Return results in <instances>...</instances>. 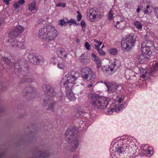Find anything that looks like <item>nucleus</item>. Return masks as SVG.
<instances>
[{
  "label": "nucleus",
  "instance_id": "1",
  "mask_svg": "<svg viewBox=\"0 0 158 158\" xmlns=\"http://www.w3.org/2000/svg\"><path fill=\"white\" fill-rule=\"evenodd\" d=\"M80 77L79 73L76 71H72L64 77L61 83L65 87L66 90V97L70 101H75L76 98L72 91V88L73 85L77 86L81 82H79L78 78Z\"/></svg>",
  "mask_w": 158,
  "mask_h": 158
},
{
  "label": "nucleus",
  "instance_id": "2",
  "mask_svg": "<svg viewBox=\"0 0 158 158\" xmlns=\"http://www.w3.org/2000/svg\"><path fill=\"white\" fill-rule=\"evenodd\" d=\"M133 141L130 137L128 136H122L114 139L111 144L110 151H114L115 152H122L124 149L128 147H131Z\"/></svg>",
  "mask_w": 158,
  "mask_h": 158
},
{
  "label": "nucleus",
  "instance_id": "3",
  "mask_svg": "<svg viewBox=\"0 0 158 158\" xmlns=\"http://www.w3.org/2000/svg\"><path fill=\"white\" fill-rule=\"evenodd\" d=\"M58 32L52 26L46 25L40 29L38 32L39 37L44 41L49 42L55 40L57 37Z\"/></svg>",
  "mask_w": 158,
  "mask_h": 158
},
{
  "label": "nucleus",
  "instance_id": "4",
  "mask_svg": "<svg viewBox=\"0 0 158 158\" xmlns=\"http://www.w3.org/2000/svg\"><path fill=\"white\" fill-rule=\"evenodd\" d=\"M89 103L93 107L98 109H103L109 104V99L96 94H90L88 95Z\"/></svg>",
  "mask_w": 158,
  "mask_h": 158
},
{
  "label": "nucleus",
  "instance_id": "5",
  "mask_svg": "<svg viewBox=\"0 0 158 158\" xmlns=\"http://www.w3.org/2000/svg\"><path fill=\"white\" fill-rule=\"evenodd\" d=\"M77 133V130L72 128H69L67 129L65 134L66 140L69 141L70 140V139H71L69 145L70 150L72 152L75 151L79 145V140L76 138L78 136Z\"/></svg>",
  "mask_w": 158,
  "mask_h": 158
},
{
  "label": "nucleus",
  "instance_id": "6",
  "mask_svg": "<svg viewBox=\"0 0 158 158\" xmlns=\"http://www.w3.org/2000/svg\"><path fill=\"white\" fill-rule=\"evenodd\" d=\"M57 53L59 57H52L51 61L54 65L57 64L58 68L64 69L65 67V61L67 58V55L65 52L61 48L58 49Z\"/></svg>",
  "mask_w": 158,
  "mask_h": 158
},
{
  "label": "nucleus",
  "instance_id": "7",
  "mask_svg": "<svg viewBox=\"0 0 158 158\" xmlns=\"http://www.w3.org/2000/svg\"><path fill=\"white\" fill-rule=\"evenodd\" d=\"M136 37L133 33L126 36L121 42V47L124 51H127L131 49L134 45L136 41Z\"/></svg>",
  "mask_w": 158,
  "mask_h": 158
},
{
  "label": "nucleus",
  "instance_id": "8",
  "mask_svg": "<svg viewBox=\"0 0 158 158\" xmlns=\"http://www.w3.org/2000/svg\"><path fill=\"white\" fill-rule=\"evenodd\" d=\"M124 98V96L118 97L116 99L117 100L111 105L110 108L108 110L107 114H111L114 111L118 112L123 108L125 107L123 105L121 104Z\"/></svg>",
  "mask_w": 158,
  "mask_h": 158
},
{
  "label": "nucleus",
  "instance_id": "9",
  "mask_svg": "<svg viewBox=\"0 0 158 158\" xmlns=\"http://www.w3.org/2000/svg\"><path fill=\"white\" fill-rule=\"evenodd\" d=\"M87 18L90 21L95 22L100 19L102 16L99 11L90 8L87 10Z\"/></svg>",
  "mask_w": 158,
  "mask_h": 158
},
{
  "label": "nucleus",
  "instance_id": "10",
  "mask_svg": "<svg viewBox=\"0 0 158 158\" xmlns=\"http://www.w3.org/2000/svg\"><path fill=\"white\" fill-rule=\"evenodd\" d=\"M81 77L83 79L86 80L89 76L90 79L94 81L96 78L95 73L88 67H84L82 69L81 71Z\"/></svg>",
  "mask_w": 158,
  "mask_h": 158
},
{
  "label": "nucleus",
  "instance_id": "11",
  "mask_svg": "<svg viewBox=\"0 0 158 158\" xmlns=\"http://www.w3.org/2000/svg\"><path fill=\"white\" fill-rule=\"evenodd\" d=\"M15 37H8L7 41L10 43V46L13 49L20 50L23 49L25 48V44L22 42H19Z\"/></svg>",
  "mask_w": 158,
  "mask_h": 158
},
{
  "label": "nucleus",
  "instance_id": "12",
  "mask_svg": "<svg viewBox=\"0 0 158 158\" xmlns=\"http://www.w3.org/2000/svg\"><path fill=\"white\" fill-rule=\"evenodd\" d=\"M152 46H153V44L150 41H144L141 44V50L143 53L149 56L152 53L150 48Z\"/></svg>",
  "mask_w": 158,
  "mask_h": 158
},
{
  "label": "nucleus",
  "instance_id": "13",
  "mask_svg": "<svg viewBox=\"0 0 158 158\" xmlns=\"http://www.w3.org/2000/svg\"><path fill=\"white\" fill-rule=\"evenodd\" d=\"M24 30V28L21 26L14 27L9 33L8 37H16L21 35Z\"/></svg>",
  "mask_w": 158,
  "mask_h": 158
},
{
  "label": "nucleus",
  "instance_id": "14",
  "mask_svg": "<svg viewBox=\"0 0 158 158\" xmlns=\"http://www.w3.org/2000/svg\"><path fill=\"white\" fill-rule=\"evenodd\" d=\"M118 60H115L113 62V64L111 66H104L102 67V70L103 72H109L110 71L111 73L113 71H115L118 67V65L117 64Z\"/></svg>",
  "mask_w": 158,
  "mask_h": 158
},
{
  "label": "nucleus",
  "instance_id": "15",
  "mask_svg": "<svg viewBox=\"0 0 158 158\" xmlns=\"http://www.w3.org/2000/svg\"><path fill=\"white\" fill-rule=\"evenodd\" d=\"M141 149L143 153L147 156H150L153 153L152 148L148 144L142 145Z\"/></svg>",
  "mask_w": 158,
  "mask_h": 158
},
{
  "label": "nucleus",
  "instance_id": "16",
  "mask_svg": "<svg viewBox=\"0 0 158 158\" xmlns=\"http://www.w3.org/2000/svg\"><path fill=\"white\" fill-rule=\"evenodd\" d=\"M108 91L110 93H113L116 91L117 89L118 90H121L122 89V86L120 85L115 84H110L107 87Z\"/></svg>",
  "mask_w": 158,
  "mask_h": 158
},
{
  "label": "nucleus",
  "instance_id": "17",
  "mask_svg": "<svg viewBox=\"0 0 158 158\" xmlns=\"http://www.w3.org/2000/svg\"><path fill=\"white\" fill-rule=\"evenodd\" d=\"M32 57V58L30 60L31 62L34 64H42L45 61V59L43 58L40 59L35 56H33L32 55H30L29 57Z\"/></svg>",
  "mask_w": 158,
  "mask_h": 158
},
{
  "label": "nucleus",
  "instance_id": "18",
  "mask_svg": "<svg viewBox=\"0 0 158 158\" xmlns=\"http://www.w3.org/2000/svg\"><path fill=\"white\" fill-rule=\"evenodd\" d=\"M125 77L129 80H136V78L135 76V72L131 70H127L125 72Z\"/></svg>",
  "mask_w": 158,
  "mask_h": 158
},
{
  "label": "nucleus",
  "instance_id": "19",
  "mask_svg": "<svg viewBox=\"0 0 158 158\" xmlns=\"http://www.w3.org/2000/svg\"><path fill=\"white\" fill-rule=\"evenodd\" d=\"M147 56L144 54L138 55L137 57L138 62L141 64L146 63L148 59Z\"/></svg>",
  "mask_w": 158,
  "mask_h": 158
},
{
  "label": "nucleus",
  "instance_id": "20",
  "mask_svg": "<svg viewBox=\"0 0 158 158\" xmlns=\"http://www.w3.org/2000/svg\"><path fill=\"white\" fill-rule=\"evenodd\" d=\"M140 75L142 78L145 79H147L150 77L152 73L150 72L149 70L142 69L140 72Z\"/></svg>",
  "mask_w": 158,
  "mask_h": 158
},
{
  "label": "nucleus",
  "instance_id": "21",
  "mask_svg": "<svg viewBox=\"0 0 158 158\" xmlns=\"http://www.w3.org/2000/svg\"><path fill=\"white\" fill-rule=\"evenodd\" d=\"M91 59L96 63L97 65V68H100L101 66L102 62L99 58L98 57L96 56L94 53L91 54Z\"/></svg>",
  "mask_w": 158,
  "mask_h": 158
},
{
  "label": "nucleus",
  "instance_id": "22",
  "mask_svg": "<svg viewBox=\"0 0 158 158\" xmlns=\"http://www.w3.org/2000/svg\"><path fill=\"white\" fill-rule=\"evenodd\" d=\"M43 89L45 91H46L47 92L48 94L50 96L52 97L55 95V92L54 91V89L49 85L44 86Z\"/></svg>",
  "mask_w": 158,
  "mask_h": 158
},
{
  "label": "nucleus",
  "instance_id": "23",
  "mask_svg": "<svg viewBox=\"0 0 158 158\" xmlns=\"http://www.w3.org/2000/svg\"><path fill=\"white\" fill-rule=\"evenodd\" d=\"M126 24L125 21L123 19H122L120 21L117 22V24L115 26L118 29H122L125 27Z\"/></svg>",
  "mask_w": 158,
  "mask_h": 158
},
{
  "label": "nucleus",
  "instance_id": "24",
  "mask_svg": "<svg viewBox=\"0 0 158 158\" xmlns=\"http://www.w3.org/2000/svg\"><path fill=\"white\" fill-rule=\"evenodd\" d=\"M154 10L153 6L151 5H148L146 6V9L144 10L145 14H151Z\"/></svg>",
  "mask_w": 158,
  "mask_h": 158
},
{
  "label": "nucleus",
  "instance_id": "25",
  "mask_svg": "<svg viewBox=\"0 0 158 158\" xmlns=\"http://www.w3.org/2000/svg\"><path fill=\"white\" fill-rule=\"evenodd\" d=\"M36 8V4L35 2H32L28 5V9L30 11H32Z\"/></svg>",
  "mask_w": 158,
  "mask_h": 158
},
{
  "label": "nucleus",
  "instance_id": "26",
  "mask_svg": "<svg viewBox=\"0 0 158 158\" xmlns=\"http://www.w3.org/2000/svg\"><path fill=\"white\" fill-rule=\"evenodd\" d=\"M134 25L136 28L139 30H141L142 28V25L141 22L138 21H135L134 22Z\"/></svg>",
  "mask_w": 158,
  "mask_h": 158
},
{
  "label": "nucleus",
  "instance_id": "27",
  "mask_svg": "<svg viewBox=\"0 0 158 158\" xmlns=\"http://www.w3.org/2000/svg\"><path fill=\"white\" fill-rule=\"evenodd\" d=\"M66 23H69V25L70 26H71L72 25V24H75V26H79V23H77V21L75 20V19H71L70 20L68 21L67 22H66Z\"/></svg>",
  "mask_w": 158,
  "mask_h": 158
},
{
  "label": "nucleus",
  "instance_id": "28",
  "mask_svg": "<svg viewBox=\"0 0 158 158\" xmlns=\"http://www.w3.org/2000/svg\"><path fill=\"white\" fill-rule=\"evenodd\" d=\"M94 41L96 43V44L95 45V48L96 49H98V48H99V47L102 44V42L98 41L96 40H94Z\"/></svg>",
  "mask_w": 158,
  "mask_h": 158
},
{
  "label": "nucleus",
  "instance_id": "29",
  "mask_svg": "<svg viewBox=\"0 0 158 158\" xmlns=\"http://www.w3.org/2000/svg\"><path fill=\"white\" fill-rule=\"evenodd\" d=\"M113 15V10H110L109 11L108 15V19L109 20H111L112 19Z\"/></svg>",
  "mask_w": 158,
  "mask_h": 158
},
{
  "label": "nucleus",
  "instance_id": "30",
  "mask_svg": "<svg viewBox=\"0 0 158 158\" xmlns=\"http://www.w3.org/2000/svg\"><path fill=\"white\" fill-rule=\"evenodd\" d=\"M110 52L113 55H115L117 53V50L116 49L112 48L110 50Z\"/></svg>",
  "mask_w": 158,
  "mask_h": 158
},
{
  "label": "nucleus",
  "instance_id": "31",
  "mask_svg": "<svg viewBox=\"0 0 158 158\" xmlns=\"http://www.w3.org/2000/svg\"><path fill=\"white\" fill-rule=\"evenodd\" d=\"M110 152H112V155H113V156H112V158H118V157H117L116 156V155H119L120 153H121L122 152H118L117 153V152H114V151H112L111 152L110 151Z\"/></svg>",
  "mask_w": 158,
  "mask_h": 158
},
{
  "label": "nucleus",
  "instance_id": "32",
  "mask_svg": "<svg viewBox=\"0 0 158 158\" xmlns=\"http://www.w3.org/2000/svg\"><path fill=\"white\" fill-rule=\"evenodd\" d=\"M77 12L78 14V15L77 17V20L78 21H80L82 18V15L79 11H77Z\"/></svg>",
  "mask_w": 158,
  "mask_h": 158
},
{
  "label": "nucleus",
  "instance_id": "33",
  "mask_svg": "<svg viewBox=\"0 0 158 158\" xmlns=\"http://www.w3.org/2000/svg\"><path fill=\"white\" fill-rule=\"evenodd\" d=\"M153 68L155 70H158V62L156 63L155 62V63H153Z\"/></svg>",
  "mask_w": 158,
  "mask_h": 158
},
{
  "label": "nucleus",
  "instance_id": "34",
  "mask_svg": "<svg viewBox=\"0 0 158 158\" xmlns=\"http://www.w3.org/2000/svg\"><path fill=\"white\" fill-rule=\"evenodd\" d=\"M56 6L57 7L62 6L63 7H65L66 6V4L64 3L60 2L56 4Z\"/></svg>",
  "mask_w": 158,
  "mask_h": 158
},
{
  "label": "nucleus",
  "instance_id": "35",
  "mask_svg": "<svg viewBox=\"0 0 158 158\" xmlns=\"http://www.w3.org/2000/svg\"><path fill=\"white\" fill-rule=\"evenodd\" d=\"M98 52H99V54L102 55L103 56L105 54V52H104L102 50V49L99 48H98V49H96Z\"/></svg>",
  "mask_w": 158,
  "mask_h": 158
},
{
  "label": "nucleus",
  "instance_id": "36",
  "mask_svg": "<svg viewBox=\"0 0 158 158\" xmlns=\"http://www.w3.org/2000/svg\"><path fill=\"white\" fill-rule=\"evenodd\" d=\"M85 47L88 50H89L90 48V45L88 42H85Z\"/></svg>",
  "mask_w": 158,
  "mask_h": 158
},
{
  "label": "nucleus",
  "instance_id": "37",
  "mask_svg": "<svg viewBox=\"0 0 158 158\" xmlns=\"http://www.w3.org/2000/svg\"><path fill=\"white\" fill-rule=\"evenodd\" d=\"M65 23H66V22H65L64 19H61L59 21V24L60 25L61 27Z\"/></svg>",
  "mask_w": 158,
  "mask_h": 158
},
{
  "label": "nucleus",
  "instance_id": "38",
  "mask_svg": "<svg viewBox=\"0 0 158 158\" xmlns=\"http://www.w3.org/2000/svg\"><path fill=\"white\" fill-rule=\"evenodd\" d=\"M13 6L15 9H17L19 7V4L17 2H15L14 3Z\"/></svg>",
  "mask_w": 158,
  "mask_h": 158
},
{
  "label": "nucleus",
  "instance_id": "39",
  "mask_svg": "<svg viewBox=\"0 0 158 158\" xmlns=\"http://www.w3.org/2000/svg\"><path fill=\"white\" fill-rule=\"evenodd\" d=\"M17 2L19 5H23L25 3V1L24 0H19Z\"/></svg>",
  "mask_w": 158,
  "mask_h": 158
},
{
  "label": "nucleus",
  "instance_id": "40",
  "mask_svg": "<svg viewBox=\"0 0 158 158\" xmlns=\"http://www.w3.org/2000/svg\"><path fill=\"white\" fill-rule=\"evenodd\" d=\"M81 26L82 28H85V21H82L81 22Z\"/></svg>",
  "mask_w": 158,
  "mask_h": 158
},
{
  "label": "nucleus",
  "instance_id": "41",
  "mask_svg": "<svg viewBox=\"0 0 158 158\" xmlns=\"http://www.w3.org/2000/svg\"><path fill=\"white\" fill-rule=\"evenodd\" d=\"M5 19L3 18H0V26L3 23L5 22Z\"/></svg>",
  "mask_w": 158,
  "mask_h": 158
},
{
  "label": "nucleus",
  "instance_id": "42",
  "mask_svg": "<svg viewBox=\"0 0 158 158\" xmlns=\"http://www.w3.org/2000/svg\"><path fill=\"white\" fill-rule=\"evenodd\" d=\"M49 104H50V105L48 108L49 109L51 110L52 111H53V104L52 103H50Z\"/></svg>",
  "mask_w": 158,
  "mask_h": 158
},
{
  "label": "nucleus",
  "instance_id": "43",
  "mask_svg": "<svg viewBox=\"0 0 158 158\" xmlns=\"http://www.w3.org/2000/svg\"><path fill=\"white\" fill-rule=\"evenodd\" d=\"M4 61L6 62V63L7 64H9L10 62V60L6 58H4Z\"/></svg>",
  "mask_w": 158,
  "mask_h": 158
},
{
  "label": "nucleus",
  "instance_id": "44",
  "mask_svg": "<svg viewBox=\"0 0 158 158\" xmlns=\"http://www.w3.org/2000/svg\"><path fill=\"white\" fill-rule=\"evenodd\" d=\"M10 0H3L4 2L6 3V4L7 5L9 4V1Z\"/></svg>",
  "mask_w": 158,
  "mask_h": 158
},
{
  "label": "nucleus",
  "instance_id": "45",
  "mask_svg": "<svg viewBox=\"0 0 158 158\" xmlns=\"http://www.w3.org/2000/svg\"><path fill=\"white\" fill-rule=\"evenodd\" d=\"M143 7V6H138L137 9L136 11H137L139 13L140 11V9L141 8Z\"/></svg>",
  "mask_w": 158,
  "mask_h": 158
},
{
  "label": "nucleus",
  "instance_id": "46",
  "mask_svg": "<svg viewBox=\"0 0 158 158\" xmlns=\"http://www.w3.org/2000/svg\"><path fill=\"white\" fill-rule=\"evenodd\" d=\"M48 102L49 101H48V102L46 103V101L45 100H44L43 101L44 105L46 106L47 104L49 103Z\"/></svg>",
  "mask_w": 158,
  "mask_h": 158
},
{
  "label": "nucleus",
  "instance_id": "47",
  "mask_svg": "<svg viewBox=\"0 0 158 158\" xmlns=\"http://www.w3.org/2000/svg\"><path fill=\"white\" fill-rule=\"evenodd\" d=\"M93 84L92 83L89 84L87 85V87L88 88H90L93 86Z\"/></svg>",
  "mask_w": 158,
  "mask_h": 158
},
{
  "label": "nucleus",
  "instance_id": "48",
  "mask_svg": "<svg viewBox=\"0 0 158 158\" xmlns=\"http://www.w3.org/2000/svg\"><path fill=\"white\" fill-rule=\"evenodd\" d=\"M78 158L77 156L76 155H75L73 156V158Z\"/></svg>",
  "mask_w": 158,
  "mask_h": 158
},
{
  "label": "nucleus",
  "instance_id": "49",
  "mask_svg": "<svg viewBox=\"0 0 158 158\" xmlns=\"http://www.w3.org/2000/svg\"><path fill=\"white\" fill-rule=\"evenodd\" d=\"M104 47V44H103V45H102V47H101V48H103Z\"/></svg>",
  "mask_w": 158,
  "mask_h": 158
},
{
  "label": "nucleus",
  "instance_id": "50",
  "mask_svg": "<svg viewBox=\"0 0 158 158\" xmlns=\"http://www.w3.org/2000/svg\"><path fill=\"white\" fill-rule=\"evenodd\" d=\"M41 156V157H45V156H44L42 155V156Z\"/></svg>",
  "mask_w": 158,
  "mask_h": 158
}]
</instances>
